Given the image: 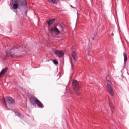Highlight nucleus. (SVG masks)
Here are the masks:
<instances>
[{
	"mask_svg": "<svg viewBox=\"0 0 129 129\" xmlns=\"http://www.w3.org/2000/svg\"><path fill=\"white\" fill-rule=\"evenodd\" d=\"M71 66H73V60L71 61Z\"/></svg>",
	"mask_w": 129,
	"mask_h": 129,
	"instance_id": "nucleus-19",
	"label": "nucleus"
},
{
	"mask_svg": "<svg viewBox=\"0 0 129 129\" xmlns=\"http://www.w3.org/2000/svg\"><path fill=\"white\" fill-rule=\"evenodd\" d=\"M30 102L32 105H34V106H36V104H37L39 108H44V107L43 105V103H42V102L37 98H36V99L31 100Z\"/></svg>",
	"mask_w": 129,
	"mask_h": 129,
	"instance_id": "nucleus-4",
	"label": "nucleus"
},
{
	"mask_svg": "<svg viewBox=\"0 0 129 129\" xmlns=\"http://www.w3.org/2000/svg\"><path fill=\"white\" fill-rule=\"evenodd\" d=\"M66 89H67V86H66Z\"/></svg>",
	"mask_w": 129,
	"mask_h": 129,
	"instance_id": "nucleus-24",
	"label": "nucleus"
},
{
	"mask_svg": "<svg viewBox=\"0 0 129 129\" xmlns=\"http://www.w3.org/2000/svg\"><path fill=\"white\" fill-rule=\"evenodd\" d=\"M10 6L13 10H17L19 8L22 14L27 15L28 5L27 0H10Z\"/></svg>",
	"mask_w": 129,
	"mask_h": 129,
	"instance_id": "nucleus-1",
	"label": "nucleus"
},
{
	"mask_svg": "<svg viewBox=\"0 0 129 129\" xmlns=\"http://www.w3.org/2000/svg\"><path fill=\"white\" fill-rule=\"evenodd\" d=\"M3 100L4 101V102L8 105H13V104L15 103V99H14L12 97L9 96L6 98L4 97Z\"/></svg>",
	"mask_w": 129,
	"mask_h": 129,
	"instance_id": "nucleus-5",
	"label": "nucleus"
},
{
	"mask_svg": "<svg viewBox=\"0 0 129 129\" xmlns=\"http://www.w3.org/2000/svg\"><path fill=\"white\" fill-rule=\"evenodd\" d=\"M107 77H108V75H107L106 76V80L107 83V84H110L111 82H110V80H108V79H107Z\"/></svg>",
	"mask_w": 129,
	"mask_h": 129,
	"instance_id": "nucleus-15",
	"label": "nucleus"
},
{
	"mask_svg": "<svg viewBox=\"0 0 129 129\" xmlns=\"http://www.w3.org/2000/svg\"><path fill=\"white\" fill-rule=\"evenodd\" d=\"M107 87L108 89V91L110 94L111 96H113L114 95V94L113 93V89H112V87H111V85L109 84H107Z\"/></svg>",
	"mask_w": 129,
	"mask_h": 129,
	"instance_id": "nucleus-8",
	"label": "nucleus"
},
{
	"mask_svg": "<svg viewBox=\"0 0 129 129\" xmlns=\"http://www.w3.org/2000/svg\"><path fill=\"white\" fill-rule=\"evenodd\" d=\"M128 74H129L128 73Z\"/></svg>",
	"mask_w": 129,
	"mask_h": 129,
	"instance_id": "nucleus-29",
	"label": "nucleus"
},
{
	"mask_svg": "<svg viewBox=\"0 0 129 129\" xmlns=\"http://www.w3.org/2000/svg\"><path fill=\"white\" fill-rule=\"evenodd\" d=\"M26 51V47L23 46V45L14 46L11 49L10 51L7 52V54H9L10 57H22L21 52Z\"/></svg>",
	"mask_w": 129,
	"mask_h": 129,
	"instance_id": "nucleus-2",
	"label": "nucleus"
},
{
	"mask_svg": "<svg viewBox=\"0 0 129 129\" xmlns=\"http://www.w3.org/2000/svg\"><path fill=\"white\" fill-rule=\"evenodd\" d=\"M57 26H58V28L60 29V30H61V31H63V26L59 24L56 25L54 28H51L50 29V32H55L56 34V35H59L60 34V30L58 28H57Z\"/></svg>",
	"mask_w": 129,
	"mask_h": 129,
	"instance_id": "nucleus-6",
	"label": "nucleus"
},
{
	"mask_svg": "<svg viewBox=\"0 0 129 129\" xmlns=\"http://www.w3.org/2000/svg\"><path fill=\"white\" fill-rule=\"evenodd\" d=\"M7 71H8L7 67L3 68L0 72V78L2 77L3 75H5V74H6V72H7Z\"/></svg>",
	"mask_w": 129,
	"mask_h": 129,
	"instance_id": "nucleus-9",
	"label": "nucleus"
},
{
	"mask_svg": "<svg viewBox=\"0 0 129 129\" xmlns=\"http://www.w3.org/2000/svg\"><path fill=\"white\" fill-rule=\"evenodd\" d=\"M53 24V23H54V22H55L56 21V19L55 18H52V19H50Z\"/></svg>",
	"mask_w": 129,
	"mask_h": 129,
	"instance_id": "nucleus-17",
	"label": "nucleus"
},
{
	"mask_svg": "<svg viewBox=\"0 0 129 129\" xmlns=\"http://www.w3.org/2000/svg\"><path fill=\"white\" fill-rule=\"evenodd\" d=\"M123 56H124V61L125 63V62H127V55H126V54L125 52L123 53Z\"/></svg>",
	"mask_w": 129,
	"mask_h": 129,
	"instance_id": "nucleus-12",
	"label": "nucleus"
},
{
	"mask_svg": "<svg viewBox=\"0 0 129 129\" xmlns=\"http://www.w3.org/2000/svg\"><path fill=\"white\" fill-rule=\"evenodd\" d=\"M128 74H129L128 73Z\"/></svg>",
	"mask_w": 129,
	"mask_h": 129,
	"instance_id": "nucleus-28",
	"label": "nucleus"
},
{
	"mask_svg": "<svg viewBox=\"0 0 129 129\" xmlns=\"http://www.w3.org/2000/svg\"><path fill=\"white\" fill-rule=\"evenodd\" d=\"M14 12H15V13H17V11H14Z\"/></svg>",
	"mask_w": 129,
	"mask_h": 129,
	"instance_id": "nucleus-25",
	"label": "nucleus"
},
{
	"mask_svg": "<svg viewBox=\"0 0 129 129\" xmlns=\"http://www.w3.org/2000/svg\"><path fill=\"white\" fill-rule=\"evenodd\" d=\"M15 114L18 117H19V118H23V117H24V115L20 112H15Z\"/></svg>",
	"mask_w": 129,
	"mask_h": 129,
	"instance_id": "nucleus-11",
	"label": "nucleus"
},
{
	"mask_svg": "<svg viewBox=\"0 0 129 129\" xmlns=\"http://www.w3.org/2000/svg\"><path fill=\"white\" fill-rule=\"evenodd\" d=\"M89 49H91V45H89Z\"/></svg>",
	"mask_w": 129,
	"mask_h": 129,
	"instance_id": "nucleus-22",
	"label": "nucleus"
},
{
	"mask_svg": "<svg viewBox=\"0 0 129 129\" xmlns=\"http://www.w3.org/2000/svg\"><path fill=\"white\" fill-rule=\"evenodd\" d=\"M73 86L74 87V91L77 95H80V87H79V84L78 81L76 80H73L72 82Z\"/></svg>",
	"mask_w": 129,
	"mask_h": 129,
	"instance_id": "nucleus-3",
	"label": "nucleus"
},
{
	"mask_svg": "<svg viewBox=\"0 0 129 129\" xmlns=\"http://www.w3.org/2000/svg\"><path fill=\"white\" fill-rule=\"evenodd\" d=\"M48 2L53 4H58V0H48Z\"/></svg>",
	"mask_w": 129,
	"mask_h": 129,
	"instance_id": "nucleus-13",
	"label": "nucleus"
},
{
	"mask_svg": "<svg viewBox=\"0 0 129 129\" xmlns=\"http://www.w3.org/2000/svg\"><path fill=\"white\" fill-rule=\"evenodd\" d=\"M128 74H129L128 73Z\"/></svg>",
	"mask_w": 129,
	"mask_h": 129,
	"instance_id": "nucleus-27",
	"label": "nucleus"
},
{
	"mask_svg": "<svg viewBox=\"0 0 129 129\" xmlns=\"http://www.w3.org/2000/svg\"><path fill=\"white\" fill-rule=\"evenodd\" d=\"M88 41L89 42V39H88Z\"/></svg>",
	"mask_w": 129,
	"mask_h": 129,
	"instance_id": "nucleus-26",
	"label": "nucleus"
},
{
	"mask_svg": "<svg viewBox=\"0 0 129 129\" xmlns=\"http://www.w3.org/2000/svg\"><path fill=\"white\" fill-rule=\"evenodd\" d=\"M70 7H71V8H72L73 9H76V7L73 6L72 5H70Z\"/></svg>",
	"mask_w": 129,
	"mask_h": 129,
	"instance_id": "nucleus-20",
	"label": "nucleus"
},
{
	"mask_svg": "<svg viewBox=\"0 0 129 129\" xmlns=\"http://www.w3.org/2000/svg\"><path fill=\"white\" fill-rule=\"evenodd\" d=\"M111 112H112V113H113V112L114 111V108L113 107H111Z\"/></svg>",
	"mask_w": 129,
	"mask_h": 129,
	"instance_id": "nucleus-18",
	"label": "nucleus"
},
{
	"mask_svg": "<svg viewBox=\"0 0 129 129\" xmlns=\"http://www.w3.org/2000/svg\"><path fill=\"white\" fill-rule=\"evenodd\" d=\"M54 54L58 58H62V56L64 55V51L63 50H56L54 51Z\"/></svg>",
	"mask_w": 129,
	"mask_h": 129,
	"instance_id": "nucleus-7",
	"label": "nucleus"
},
{
	"mask_svg": "<svg viewBox=\"0 0 129 129\" xmlns=\"http://www.w3.org/2000/svg\"><path fill=\"white\" fill-rule=\"evenodd\" d=\"M72 57L74 60V62L77 61V54L76 53V51H73L72 52Z\"/></svg>",
	"mask_w": 129,
	"mask_h": 129,
	"instance_id": "nucleus-10",
	"label": "nucleus"
},
{
	"mask_svg": "<svg viewBox=\"0 0 129 129\" xmlns=\"http://www.w3.org/2000/svg\"><path fill=\"white\" fill-rule=\"evenodd\" d=\"M52 62H53L54 65L57 66V65H58V64H59V62H58V61H57L55 59H53Z\"/></svg>",
	"mask_w": 129,
	"mask_h": 129,
	"instance_id": "nucleus-16",
	"label": "nucleus"
},
{
	"mask_svg": "<svg viewBox=\"0 0 129 129\" xmlns=\"http://www.w3.org/2000/svg\"><path fill=\"white\" fill-rule=\"evenodd\" d=\"M92 40H93V41H94V37H93L92 36Z\"/></svg>",
	"mask_w": 129,
	"mask_h": 129,
	"instance_id": "nucleus-23",
	"label": "nucleus"
},
{
	"mask_svg": "<svg viewBox=\"0 0 129 129\" xmlns=\"http://www.w3.org/2000/svg\"><path fill=\"white\" fill-rule=\"evenodd\" d=\"M46 24H47L49 26H51V25L53 24V22H52L51 20L49 19L46 21Z\"/></svg>",
	"mask_w": 129,
	"mask_h": 129,
	"instance_id": "nucleus-14",
	"label": "nucleus"
},
{
	"mask_svg": "<svg viewBox=\"0 0 129 129\" xmlns=\"http://www.w3.org/2000/svg\"><path fill=\"white\" fill-rule=\"evenodd\" d=\"M93 37L94 38H96V34H94L93 35Z\"/></svg>",
	"mask_w": 129,
	"mask_h": 129,
	"instance_id": "nucleus-21",
	"label": "nucleus"
}]
</instances>
